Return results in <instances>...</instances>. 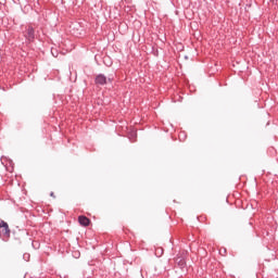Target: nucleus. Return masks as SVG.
I'll return each mask as SVG.
<instances>
[{
  "instance_id": "nucleus-1",
  "label": "nucleus",
  "mask_w": 278,
  "mask_h": 278,
  "mask_svg": "<svg viewBox=\"0 0 278 278\" xmlns=\"http://www.w3.org/2000/svg\"><path fill=\"white\" fill-rule=\"evenodd\" d=\"M24 37L26 38V40H28V42H34V40L36 39V30L31 26L26 27V30L24 31Z\"/></svg>"
},
{
  "instance_id": "nucleus-2",
  "label": "nucleus",
  "mask_w": 278,
  "mask_h": 278,
  "mask_svg": "<svg viewBox=\"0 0 278 278\" xmlns=\"http://www.w3.org/2000/svg\"><path fill=\"white\" fill-rule=\"evenodd\" d=\"M94 81L98 86H105V84H108V81H112V78H108V77H105V75L99 74L96 76Z\"/></svg>"
},
{
  "instance_id": "nucleus-3",
  "label": "nucleus",
  "mask_w": 278,
  "mask_h": 278,
  "mask_svg": "<svg viewBox=\"0 0 278 278\" xmlns=\"http://www.w3.org/2000/svg\"><path fill=\"white\" fill-rule=\"evenodd\" d=\"M0 229H3L4 236L10 238V226L3 219H0Z\"/></svg>"
},
{
  "instance_id": "nucleus-4",
  "label": "nucleus",
  "mask_w": 278,
  "mask_h": 278,
  "mask_svg": "<svg viewBox=\"0 0 278 278\" xmlns=\"http://www.w3.org/2000/svg\"><path fill=\"white\" fill-rule=\"evenodd\" d=\"M78 222L83 227H88V225H90V219L86 216H79Z\"/></svg>"
},
{
  "instance_id": "nucleus-5",
  "label": "nucleus",
  "mask_w": 278,
  "mask_h": 278,
  "mask_svg": "<svg viewBox=\"0 0 278 278\" xmlns=\"http://www.w3.org/2000/svg\"><path fill=\"white\" fill-rule=\"evenodd\" d=\"M24 260H29V254H24Z\"/></svg>"
},
{
  "instance_id": "nucleus-6",
  "label": "nucleus",
  "mask_w": 278,
  "mask_h": 278,
  "mask_svg": "<svg viewBox=\"0 0 278 278\" xmlns=\"http://www.w3.org/2000/svg\"><path fill=\"white\" fill-rule=\"evenodd\" d=\"M50 197H53V192L50 193Z\"/></svg>"
}]
</instances>
